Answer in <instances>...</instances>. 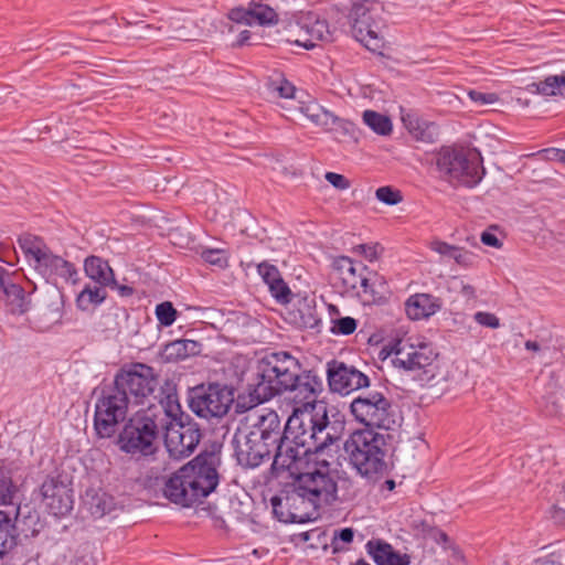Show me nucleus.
Instances as JSON below:
<instances>
[{
  "label": "nucleus",
  "instance_id": "obj_1",
  "mask_svg": "<svg viewBox=\"0 0 565 565\" xmlns=\"http://www.w3.org/2000/svg\"><path fill=\"white\" fill-rule=\"evenodd\" d=\"M158 386V374L145 363L124 365L109 384L94 390L93 428L99 439L116 436L131 408L143 405Z\"/></svg>",
  "mask_w": 565,
  "mask_h": 565
},
{
  "label": "nucleus",
  "instance_id": "obj_2",
  "mask_svg": "<svg viewBox=\"0 0 565 565\" xmlns=\"http://www.w3.org/2000/svg\"><path fill=\"white\" fill-rule=\"evenodd\" d=\"M339 439L338 429L330 422L324 404L295 408L285 424L286 449L291 450L286 459V468L298 462V459L321 457L324 449Z\"/></svg>",
  "mask_w": 565,
  "mask_h": 565
},
{
  "label": "nucleus",
  "instance_id": "obj_3",
  "mask_svg": "<svg viewBox=\"0 0 565 565\" xmlns=\"http://www.w3.org/2000/svg\"><path fill=\"white\" fill-rule=\"evenodd\" d=\"M221 452L202 451L172 473L163 487L171 503L190 508L214 492L220 483Z\"/></svg>",
  "mask_w": 565,
  "mask_h": 565
},
{
  "label": "nucleus",
  "instance_id": "obj_4",
  "mask_svg": "<svg viewBox=\"0 0 565 565\" xmlns=\"http://www.w3.org/2000/svg\"><path fill=\"white\" fill-rule=\"evenodd\" d=\"M166 401L159 405H151L147 409L137 411L126 422L121 430L116 434L115 444L130 456L149 457L157 452V439L163 428V420L173 416L172 411H164Z\"/></svg>",
  "mask_w": 565,
  "mask_h": 565
},
{
  "label": "nucleus",
  "instance_id": "obj_5",
  "mask_svg": "<svg viewBox=\"0 0 565 565\" xmlns=\"http://www.w3.org/2000/svg\"><path fill=\"white\" fill-rule=\"evenodd\" d=\"M300 361L287 351L271 352L257 361L253 382L248 383L254 405L270 401L287 392L291 380H296Z\"/></svg>",
  "mask_w": 565,
  "mask_h": 565
},
{
  "label": "nucleus",
  "instance_id": "obj_6",
  "mask_svg": "<svg viewBox=\"0 0 565 565\" xmlns=\"http://www.w3.org/2000/svg\"><path fill=\"white\" fill-rule=\"evenodd\" d=\"M288 471L297 481L298 490L303 491L320 509L334 504L338 498V483L331 471V463L324 458L298 459L280 472Z\"/></svg>",
  "mask_w": 565,
  "mask_h": 565
},
{
  "label": "nucleus",
  "instance_id": "obj_7",
  "mask_svg": "<svg viewBox=\"0 0 565 565\" xmlns=\"http://www.w3.org/2000/svg\"><path fill=\"white\" fill-rule=\"evenodd\" d=\"M440 178L455 186L475 188L486 174L483 159L476 148L443 146L435 153Z\"/></svg>",
  "mask_w": 565,
  "mask_h": 565
},
{
  "label": "nucleus",
  "instance_id": "obj_8",
  "mask_svg": "<svg viewBox=\"0 0 565 565\" xmlns=\"http://www.w3.org/2000/svg\"><path fill=\"white\" fill-rule=\"evenodd\" d=\"M388 434H380L372 429L353 431L344 443V452L349 462L365 478L382 476L387 471L385 457L387 454L386 438Z\"/></svg>",
  "mask_w": 565,
  "mask_h": 565
},
{
  "label": "nucleus",
  "instance_id": "obj_9",
  "mask_svg": "<svg viewBox=\"0 0 565 565\" xmlns=\"http://www.w3.org/2000/svg\"><path fill=\"white\" fill-rule=\"evenodd\" d=\"M169 409L173 416L163 420L164 445L170 457L180 460L194 452L202 433L192 416L181 411L175 395L169 394L166 397L164 411Z\"/></svg>",
  "mask_w": 565,
  "mask_h": 565
},
{
  "label": "nucleus",
  "instance_id": "obj_10",
  "mask_svg": "<svg viewBox=\"0 0 565 565\" xmlns=\"http://www.w3.org/2000/svg\"><path fill=\"white\" fill-rule=\"evenodd\" d=\"M350 412L356 422L367 427L366 429L391 430L397 425L393 402L386 388L362 392L352 399Z\"/></svg>",
  "mask_w": 565,
  "mask_h": 565
},
{
  "label": "nucleus",
  "instance_id": "obj_11",
  "mask_svg": "<svg viewBox=\"0 0 565 565\" xmlns=\"http://www.w3.org/2000/svg\"><path fill=\"white\" fill-rule=\"evenodd\" d=\"M351 10L349 19L355 39L371 49V44L379 46L382 31L387 19L384 15L385 6L379 0H350Z\"/></svg>",
  "mask_w": 565,
  "mask_h": 565
},
{
  "label": "nucleus",
  "instance_id": "obj_12",
  "mask_svg": "<svg viewBox=\"0 0 565 565\" xmlns=\"http://www.w3.org/2000/svg\"><path fill=\"white\" fill-rule=\"evenodd\" d=\"M234 402V390L225 384H200L189 391L190 409L200 418L212 419L225 416Z\"/></svg>",
  "mask_w": 565,
  "mask_h": 565
},
{
  "label": "nucleus",
  "instance_id": "obj_13",
  "mask_svg": "<svg viewBox=\"0 0 565 565\" xmlns=\"http://www.w3.org/2000/svg\"><path fill=\"white\" fill-rule=\"evenodd\" d=\"M391 353L394 354L392 363L395 367L413 372L417 380L422 382H430L437 375L438 364L437 356L433 347L427 343L413 345L398 341L395 343Z\"/></svg>",
  "mask_w": 565,
  "mask_h": 565
},
{
  "label": "nucleus",
  "instance_id": "obj_14",
  "mask_svg": "<svg viewBox=\"0 0 565 565\" xmlns=\"http://www.w3.org/2000/svg\"><path fill=\"white\" fill-rule=\"evenodd\" d=\"M275 518L284 523H306L316 518L319 508L309 495L298 490L297 481H292L278 494L270 499Z\"/></svg>",
  "mask_w": 565,
  "mask_h": 565
},
{
  "label": "nucleus",
  "instance_id": "obj_15",
  "mask_svg": "<svg viewBox=\"0 0 565 565\" xmlns=\"http://www.w3.org/2000/svg\"><path fill=\"white\" fill-rule=\"evenodd\" d=\"M248 429L264 440L274 451L271 470L277 475L280 473V470L287 467L286 459L291 450L289 448L286 449L285 425L281 426L278 413L268 411L258 416L257 420Z\"/></svg>",
  "mask_w": 565,
  "mask_h": 565
},
{
  "label": "nucleus",
  "instance_id": "obj_16",
  "mask_svg": "<svg viewBox=\"0 0 565 565\" xmlns=\"http://www.w3.org/2000/svg\"><path fill=\"white\" fill-rule=\"evenodd\" d=\"M326 375L329 390L343 396L362 388H369L371 384L367 374L354 365L337 359L327 362Z\"/></svg>",
  "mask_w": 565,
  "mask_h": 565
},
{
  "label": "nucleus",
  "instance_id": "obj_17",
  "mask_svg": "<svg viewBox=\"0 0 565 565\" xmlns=\"http://www.w3.org/2000/svg\"><path fill=\"white\" fill-rule=\"evenodd\" d=\"M333 268L344 292H356L359 295L361 288L364 294H370L375 300L374 284H371L370 278L364 275V271H367L364 264L354 262L348 256H340L334 260Z\"/></svg>",
  "mask_w": 565,
  "mask_h": 565
},
{
  "label": "nucleus",
  "instance_id": "obj_18",
  "mask_svg": "<svg viewBox=\"0 0 565 565\" xmlns=\"http://www.w3.org/2000/svg\"><path fill=\"white\" fill-rule=\"evenodd\" d=\"M233 443L237 461L244 467L256 468L265 459H269L273 454L267 444L249 429H238L234 435Z\"/></svg>",
  "mask_w": 565,
  "mask_h": 565
},
{
  "label": "nucleus",
  "instance_id": "obj_19",
  "mask_svg": "<svg viewBox=\"0 0 565 565\" xmlns=\"http://www.w3.org/2000/svg\"><path fill=\"white\" fill-rule=\"evenodd\" d=\"M296 380H291V386L287 392L294 393V399L301 404L300 408H308L311 405H319L317 398L323 392V379L313 369L306 370L299 364V372H296Z\"/></svg>",
  "mask_w": 565,
  "mask_h": 565
},
{
  "label": "nucleus",
  "instance_id": "obj_20",
  "mask_svg": "<svg viewBox=\"0 0 565 565\" xmlns=\"http://www.w3.org/2000/svg\"><path fill=\"white\" fill-rule=\"evenodd\" d=\"M43 502L51 514L61 518L73 510V490L57 478H47L41 486Z\"/></svg>",
  "mask_w": 565,
  "mask_h": 565
},
{
  "label": "nucleus",
  "instance_id": "obj_21",
  "mask_svg": "<svg viewBox=\"0 0 565 565\" xmlns=\"http://www.w3.org/2000/svg\"><path fill=\"white\" fill-rule=\"evenodd\" d=\"M296 26L305 32V38H288L287 41L307 50L313 49L317 41H332V32L327 20L320 19L317 13L308 12L303 14Z\"/></svg>",
  "mask_w": 565,
  "mask_h": 565
},
{
  "label": "nucleus",
  "instance_id": "obj_22",
  "mask_svg": "<svg viewBox=\"0 0 565 565\" xmlns=\"http://www.w3.org/2000/svg\"><path fill=\"white\" fill-rule=\"evenodd\" d=\"M0 287L6 296V303L12 315H24L32 307L31 294L36 289L33 285L32 290H26L19 284L10 280L4 268L0 267Z\"/></svg>",
  "mask_w": 565,
  "mask_h": 565
},
{
  "label": "nucleus",
  "instance_id": "obj_23",
  "mask_svg": "<svg viewBox=\"0 0 565 565\" xmlns=\"http://www.w3.org/2000/svg\"><path fill=\"white\" fill-rule=\"evenodd\" d=\"M34 268L47 281L55 280L56 278L72 281L73 284L77 281V269L74 264L53 254L51 249L47 250L39 265H34Z\"/></svg>",
  "mask_w": 565,
  "mask_h": 565
},
{
  "label": "nucleus",
  "instance_id": "obj_24",
  "mask_svg": "<svg viewBox=\"0 0 565 565\" xmlns=\"http://www.w3.org/2000/svg\"><path fill=\"white\" fill-rule=\"evenodd\" d=\"M257 271L277 302L286 305L291 301L292 292L275 265L266 260L262 262L257 265Z\"/></svg>",
  "mask_w": 565,
  "mask_h": 565
},
{
  "label": "nucleus",
  "instance_id": "obj_25",
  "mask_svg": "<svg viewBox=\"0 0 565 565\" xmlns=\"http://www.w3.org/2000/svg\"><path fill=\"white\" fill-rule=\"evenodd\" d=\"M365 550L376 565H409L411 556L396 551L390 543L381 539H372Z\"/></svg>",
  "mask_w": 565,
  "mask_h": 565
},
{
  "label": "nucleus",
  "instance_id": "obj_26",
  "mask_svg": "<svg viewBox=\"0 0 565 565\" xmlns=\"http://www.w3.org/2000/svg\"><path fill=\"white\" fill-rule=\"evenodd\" d=\"M443 307V300L430 294L412 295L405 302V311L412 320H423L434 316Z\"/></svg>",
  "mask_w": 565,
  "mask_h": 565
},
{
  "label": "nucleus",
  "instance_id": "obj_27",
  "mask_svg": "<svg viewBox=\"0 0 565 565\" xmlns=\"http://www.w3.org/2000/svg\"><path fill=\"white\" fill-rule=\"evenodd\" d=\"M298 109L308 119H310L312 124L320 126L326 130H334L337 128L344 129V126L348 124L343 119L324 109L315 100L299 102Z\"/></svg>",
  "mask_w": 565,
  "mask_h": 565
},
{
  "label": "nucleus",
  "instance_id": "obj_28",
  "mask_svg": "<svg viewBox=\"0 0 565 565\" xmlns=\"http://www.w3.org/2000/svg\"><path fill=\"white\" fill-rule=\"evenodd\" d=\"M84 271L88 278L102 287L117 286L115 274L108 262L95 255L84 260Z\"/></svg>",
  "mask_w": 565,
  "mask_h": 565
},
{
  "label": "nucleus",
  "instance_id": "obj_29",
  "mask_svg": "<svg viewBox=\"0 0 565 565\" xmlns=\"http://www.w3.org/2000/svg\"><path fill=\"white\" fill-rule=\"evenodd\" d=\"M202 344L195 340L179 339L164 345L161 358L164 362H178L201 353Z\"/></svg>",
  "mask_w": 565,
  "mask_h": 565
},
{
  "label": "nucleus",
  "instance_id": "obj_30",
  "mask_svg": "<svg viewBox=\"0 0 565 565\" xmlns=\"http://www.w3.org/2000/svg\"><path fill=\"white\" fill-rule=\"evenodd\" d=\"M18 243L25 258L29 263H33V266L39 265L50 249L41 237L29 233L20 235Z\"/></svg>",
  "mask_w": 565,
  "mask_h": 565
},
{
  "label": "nucleus",
  "instance_id": "obj_31",
  "mask_svg": "<svg viewBox=\"0 0 565 565\" xmlns=\"http://www.w3.org/2000/svg\"><path fill=\"white\" fill-rule=\"evenodd\" d=\"M403 121L409 134L418 141L431 143L438 137L436 124L420 120L411 116L403 117Z\"/></svg>",
  "mask_w": 565,
  "mask_h": 565
},
{
  "label": "nucleus",
  "instance_id": "obj_32",
  "mask_svg": "<svg viewBox=\"0 0 565 565\" xmlns=\"http://www.w3.org/2000/svg\"><path fill=\"white\" fill-rule=\"evenodd\" d=\"M17 545L15 523L7 512L0 510V559Z\"/></svg>",
  "mask_w": 565,
  "mask_h": 565
},
{
  "label": "nucleus",
  "instance_id": "obj_33",
  "mask_svg": "<svg viewBox=\"0 0 565 565\" xmlns=\"http://www.w3.org/2000/svg\"><path fill=\"white\" fill-rule=\"evenodd\" d=\"M105 288L106 287H102L100 285L94 287L86 285L76 298L77 308L85 311L90 306L100 305L107 297Z\"/></svg>",
  "mask_w": 565,
  "mask_h": 565
},
{
  "label": "nucleus",
  "instance_id": "obj_34",
  "mask_svg": "<svg viewBox=\"0 0 565 565\" xmlns=\"http://www.w3.org/2000/svg\"><path fill=\"white\" fill-rule=\"evenodd\" d=\"M530 87L535 88L536 92L546 96L562 95L565 96V76L564 75H551L544 81L532 83Z\"/></svg>",
  "mask_w": 565,
  "mask_h": 565
},
{
  "label": "nucleus",
  "instance_id": "obj_35",
  "mask_svg": "<svg viewBox=\"0 0 565 565\" xmlns=\"http://www.w3.org/2000/svg\"><path fill=\"white\" fill-rule=\"evenodd\" d=\"M86 504L94 518H103L113 509V498L105 492H96L93 495L86 493Z\"/></svg>",
  "mask_w": 565,
  "mask_h": 565
},
{
  "label": "nucleus",
  "instance_id": "obj_36",
  "mask_svg": "<svg viewBox=\"0 0 565 565\" xmlns=\"http://www.w3.org/2000/svg\"><path fill=\"white\" fill-rule=\"evenodd\" d=\"M363 121L377 135L388 136L392 132L393 126L390 117L375 110H365Z\"/></svg>",
  "mask_w": 565,
  "mask_h": 565
},
{
  "label": "nucleus",
  "instance_id": "obj_37",
  "mask_svg": "<svg viewBox=\"0 0 565 565\" xmlns=\"http://www.w3.org/2000/svg\"><path fill=\"white\" fill-rule=\"evenodd\" d=\"M252 25H271L278 22V14L267 4L252 1Z\"/></svg>",
  "mask_w": 565,
  "mask_h": 565
},
{
  "label": "nucleus",
  "instance_id": "obj_38",
  "mask_svg": "<svg viewBox=\"0 0 565 565\" xmlns=\"http://www.w3.org/2000/svg\"><path fill=\"white\" fill-rule=\"evenodd\" d=\"M17 492V486L12 481V472L0 465V504H11Z\"/></svg>",
  "mask_w": 565,
  "mask_h": 565
},
{
  "label": "nucleus",
  "instance_id": "obj_39",
  "mask_svg": "<svg viewBox=\"0 0 565 565\" xmlns=\"http://www.w3.org/2000/svg\"><path fill=\"white\" fill-rule=\"evenodd\" d=\"M154 312L159 323L163 327L172 326L178 318V311L170 301L157 305Z\"/></svg>",
  "mask_w": 565,
  "mask_h": 565
},
{
  "label": "nucleus",
  "instance_id": "obj_40",
  "mask_svg": "<svg viewBox=\"0 0 565 565\" xmlns=\"http://www.w3.org/2000/svg\"><path fill=\"white\" fill-rule=\"evenodd\" d=\"M354 533L355 532L352 527H343L334 531L331 540V547L333 552L337 553L345 551L347 545L353 542Z\"/></svg>",
  "mask_w": 565,
  "mask_h": 565
},
{
  "label": "nucleus",
  "instance_id": "obj_41",
  "mask_svg": "<svg viewBox=\"0 0 565 565\" xmlns=\"http://www.w3.org/2000/svg\"><path fill=\"white\" fill-rule=\"evenodd\" d=\"M379 201L387 205H396L403 201L402 192L391 185L381 186L375 191Z\"/></svg>",
  "mask_w": 565,
  "mask_h": 565
},
{
  "label": "nucleus",
  "instance_id": "obj_42",
  "mask_svg": "<svg viewBox=\"0 0 565 565\" xmlns=\"http://www.w3.org/2000/svg\"><path fill=\"white\" fill-rule=\"evenodd\" d=\"M358 327V321L352 317H341L332 320L331 332L333 334L349 335L352 334Z\"/></svg>",
  "mask_w": 565,
  "mask_h": 565
},
{
  "label": "nucleus",
  "instance_id": "obj_43",
  "mask_svg": "<svg viewBox=\"0 0 565 565\" xmlns=\"http://www.w3.org/2000/svg\"><path fill=\"white\" fill-rule=\"evenodd\" d=\"M201 257L210 265L217 266L218 268H225L228 265V258L226 252L223 249L207 248L202 250Z\"/></svg>",
  "mask_w": 565,
  "mask_h": 565
},
{
  "label": "nucleus",
  "instance_id": "obj_44",
  "mask_svg": "<svg viewBox=\"0 0 565 565\" xmlns=\"http://www.w3.org/2000/svg\"><path fill=\"white\" fill-rule=\"evenodd\" d=\"M305 311L302 309H299L300 313V323L303 328L308 329H316L320 324V318L316 311L315 307L309 306L308 303H305Z\"/></svg>",
  "mask_w": 565,
  "mask_h": 565
},
{
  "label": "nucleus",
  "instance_id": "obj_45",
  "mask_svg": "<svg viewBox=\"0 0 565 565\" xmlns=\"http://www.w3.org/2000/svg\"><path fill=\"white\" fill-rule=\"evenodd\" d=\"M227 17L233 22L252 25V4L249 3L247 8H233L230 10Z\"/></svg>",
  "mask_w": 565,
  "mask_h": 565
},
{
  "label": "nucleus",
  "instance_id": "obj_46",
  "mask_svg": "<svg viewBox=\"0 0 565 565\" xmlns=\"http://www.w3.org/2000/svg\"><path fill=\"white\" fill-rule=\"evenodd\" d=\"M270 89L282 98H292L296 92L295 86L287 79H281L280 82H271Z\"/></svg>",
  "mask_w": 565,
  "mask_h": 565
},
{
  "label": "nucleus",
  "instance_id": "obj_47",
  "mask_svg": "<svg viewBox=\"0 0 565 565\" xmlns=\"http://www.w3.org/2000/svg\"><path fill=\"white\" fill-rule=\"evenodd\" d=\"M473 319L477 323L487 328L497 329L500 327L499 318L491 312L478 311L475 313Z\"/></svg>",
  "mask_w": 565,
  "mask_h": 565
},
{
  "label": "nucleus",
  "instance_id": "obj_48",
  "mask_svg": "<svg viewBox=\"0 0 565 565\" xmlns=\"http://www.w3.org/2000/svg\"><path fill=\"white\" fill-rule=\"evenodd\" d=\"M456 245H450L446 242L435 239L430 243V249L440 254L441 256L454 258L455 253L457 252Z\"/></svg>",
  "mask_w": 565,
  "mask_h": 565
},
{
  "label": "nucleus",
  "instance_id": "obj_49",
  "mask_svg": "<svg viewBox=\"0 0 565 565\" xmlns=\"http://www.w3.org/2000/svg\"><path fill=\"white\" fill-rule=\"evenodd\" d=\"M475 258L473 253L458 246L452 259L462 267H470L473 265Z\"/></svg>",
  "mask_w": 565,
  "mask_h": 565
},
{
  "label": "nucleus",
  "instance_id": "obj_50",
  "mask_svg": "<svg viewBox=\"0 0 565 565\" xmlns=\"http://www.w3.org/2000/svg\"><path fill=\"white\" fill-rule=\"evenodd\" d=\"M326 180L338 190H347L350 188V181L342 174L335 172H327Z\"/></svg>",
  "mask_w": 565,
  "mask_h": 565
},
{
  "label": "nucleus",
  "instance_id": "obj_51",
  "mask_svg": "<svg viewBox=\"0 0 565 565\" xmlns=\"http://www.w3.org/2000/svg\"><path fill=\"white\" fill-rule=\"evenodd\" d=\"M469 96L473 102L480 103L481 105L492 104L497 100V95L493 93H481L477 90H470Z\"/></svg>",
  "mask_w": 565,
  "mask_h": 565
},
{
  "label": "nucleus",
  "instance_id": "obj_52",
  "mask_svg": "<svg viewBox=\"0 0 565 565\" xmlns=\"http://www.w3.org/2000/svg\"><path fill=\"white\" fill-rule=\"evenodd\" d=\"M480 239L482 244L490 247L500 248L502 246L501 241L493 233L487 231L481 234Z\"/></svg>",
  "mask_w": 565,
  "mask_h": 565
},
{
  "label": "nucleus",
  "instance_id": "obj_53",
  "mask_svg": "<svg viewBox=\"0 0 565 565\" xmlns=\"http://www.w3.org/2000/svg\"><path fill=\"white\" fill-rule=\"evenodd\" d=\"M359 248L361 249L362 254L365 258L369 260H374L377 258V252L375 246H369V245H360Z\"/></svg>",
  "mask_w": 565,
  "mask_h": 565
},
{
  "label": "nucleus",
  "instance_id": "obj_54",
  "mask_svg": "<svg viewBox=\"0 0 565 565\" xmlns=\"http://www.w3.org/2000/svg\"><path fill=\"white\" fill-rule=\"evenodd\" d=\"M250 35H252L250 31H248V30H244V31H242V32L238 34L237 40H236V42L234 43V46H239V47H241V46H243V45L248 44V41H249V39H250Z\"/></svg>",
  "mask_w": 565,
  "mask_h": 565
},
{
  "label": "nucleus",
  "instance_id": "obj_55",
  "mask_svg": "<svg viewBox=\"0 0 565 565\" xmlns=\"http://www.w3.org/2000/svg\"><path fill=\"white\" fill-rule=\"evenodd\" d=\"M542 152L555 154V157L557 158V161L565 164V150L552 148V149H544Z\"/></svg>",
  "mask_w": 565,
  "mask_h": 565
},
{
  "label": "nucleus",
  "instance_id": "obj_56",
  "mask_svg": "<svg viewBox=\"0 0 565 565\" xmlns=\"http://www.w3.org/2000/svg\"><path fill=\"white\" fill-rule=\"evenodd\" d=\"M109 287L118 289L120 296H122V297H129L134 294V288L130 286L117 284V286H109Z\"/></svg>",
  "mask_w": 565,
  "mask_h": 565
},
{
  "label": "nucleus",
  "instance_id": "obj_57",
  "mask_svg": "<svg viewBox=\"0 0 565 565\" xmlns=\"http://www.w3.org/2000/svg\"><path fill=\"white\" fill-rule=\"evenodd\" d=\"M435 541L438 544H443L446 546V544H448L450 540L446 532L438 530V531H436V534H435Z\"/></svg>",
  "mask_w": 565,
  "mask_h": 565
},
{
  "label": "nucleus",
  "instance_id": "obj_58",
  "mask_svg": "<svg viewBox=\"0 0 565 565\" xmlns=\"http://www.w3.org/2000/svg\"><path fill=\"white\" fill-rule=\"evenodd\" d=\"M461 294L467 298H475L476 297V290L471 285H462L461 287Z\"/></svg>",
  "mask_w": 565,
  "mask_h": 565
},
{
  "label": "nucleus",
  "instance_id": "obj_59",
  "mask_svg": "<svg viewBox=\"0 0 565 565\" xmlns=\"http://www.w3.org/2000/svg\"><path fill=\"white\" fill-rule=\"evenodd\" d=\"M524 345H525L526 350L534 351V352H537L541 349L540 344L536 341H532V340H527Z\"/></svg>",
  "mask_w": 565,
  "mask_h": 565
},
{
  "label": "nucleus",
  "instance_id": "obj_60",
  "mask_svg": "<svg viewBox=\"0 0 565 565\" xmlns=\"http://www.w3.org/2000/svg\"><path fill=\"white\" fill-rule=\"evenodd\" d=\"M384 487H385L387 490L392 491V490H394V489H395L396 483H395V481H394V480H392V479H387V480L384 482Z\"/></svg>",
  "mask_w": 565,
  "mask_h": 565
},
{
  "label": "nucleus",
  "instance_id": "obj_61",
  "mask_svg": "<svg viewBox=\"0 0 565 565\" xmlns=\"http://www.w3.org/2000/svg\"><path fill=\"white\" fill-rule=\"evenodd\" d=\"M21 531L23 532L24 536L28 537V536H35L38 533H39V530L36 529H32L30 532L25 529H21Z\"/></svg>",
  "mask_w": 565,
  "mask_h": 565
},
{
  "label": "nucleus",
  "instance_id": "obj_62",
  "mask_svg": "<svg viewBox=\"0 0 565 565\" xmlns=\"http://www.w3.org/2000/svg\"><path fill=\"white\" fill-rule=\"evenodd\" d=\"M212 516L214 519L215 526L223 527L225 525V521L222 518L214 516V515H212Z\"/></svg>",
  "mask_w": 565,
  "mask_h": 565
},
{
  "label": "nucleus",
  "instance_id": "obj_63",
  "mask_svg": "<svg viewBox=\"0 0 565 565\" xmlns=\"http://www.w3.org/2000/svg\"><path fill=\"white\" fill-rule=\"evenodd\" d=\"M352 565H371V564H369L364 558H359L355 563H352Z\"/></svg>",
  "mask_w": 565,
  "mask_h": 565
},
{
  "label": "nucleus",
  "instance_id": "obj_64",
  "mask_svg": "<svg viewBox=\"0 0 565 565\" xmlns=\"http://www.w3.org/2000/svg\"><path fill=\"white\" fill-rule=\"evenodd\" d=\"M25 520H26V521H36V522H38V521H39V518H38L36 515H28V516L25 518Z\"/></svg>",
  "mask_w": 565,
  "mask_h": 565
}]
</instances>
